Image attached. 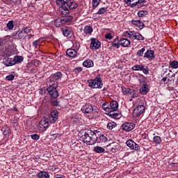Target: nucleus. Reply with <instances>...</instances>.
Wrapping results in <instances>:
<instances>
[{
  "label": "nucleus",
  "mask_w": 178,
  "mask_h": 178,
  "mask_svg": "<svg viewBox=\"0 0 178 178\" xmlns=\"http://www.w3.org/2000/svg\"><path fill=\"white\" fill-rule=\"evenodd\" d=\"M79 140L83 143H86L88 145H94L98 140V136L95 131L90 129L86 131L81 132L79 135Z\"/></svg>",
  "instance_id": "f257e3e1"
},
{
  "label": "nucleus",
  "mask_w": 178,
  "mask_h": 178,
  "mask_svg": "<svg viewBox=\"0 0 178 178\" xmlns=\"http://www.w3.org/2000/svg\"><path fill=\"white\" fill-rule=\"evenodd\" d=\"M58 83L47 82V91L51 98L56 99L59 97V92H58Z\"/></svg>",
  "instance_id": "f03ea898"
},
{
  "label": "nucleus",
  "mask_w": 178,
  "mask_h": 178,
  "mask_svg": "<svg viewBox=\"0 0 178 178\" xmlns=\"http://www.w3.org/2000/svg\"><path fill=\"white\" fill-rule=\"evenodd\" d=\"M88 87L90 88H102L104 83L101 75L98 74L94 79L88 80Z\"/></svg>",
  "instance_id": "7ed1b4c3"
},
{
  "label": "nucleus",
  "mask_w": 178,
  "mask_h": 178,
  "mask_svg": "<svg viewBox=\"0 0 178 178\" xmlns=\"http://www.w3.org/2000/svg\"><path fill=\"white\" fill-rule=\"evenodd\" d=\"M124 37L130 38V40H138V41H144L145 40L141 33L134 31H127L124 32Z\"/></svg>",
  "instance_id": "20e7f679"
},
{
  "label": "nucleus",
  "mask_w": 178,
  "mask_h": 178,
  "mask_svg": "<svg viewBox=\"0 0 178 178\" xmlns=\"http://www.w3.org/2000/svg\"><path fill=\"white\" fill-rule=\"evenodd\" d=\"M145 113V106L143 104H139L133 111V118H140L141 115H144Z\"/></svg>",
  "instance_id": "39448f33"
},
{
  "label": "nucleus",
  "mask_w": 178,
  "mask_h": 178,
  "mask_svg": "<svg viewBox=\"0 0 178 178\" xmlns=\"http://www.w3.org/2000/svg\"><path fill=\"white\" fill-rule=\"evenodd\" d=\"M63 76V74H62V72H57L53 74H51L49 79H47V83H54V84H57L58 85L59 83L58 82V81L59 80V79H62Z\"/></svg>",
  "instance_id": "423d86ee"
},
{
  "label": "nucleus",
  "mask_w": 178,
  "mask_h": 178,
  "mask_svg": "<svg viewBox=\"0 0 178 178\" xmlns=\"http://www.w3.org/2000/svg\"><path fill=\"white\" fill-rule=\"evenodd\" d=\"M49 127L48 118H43L39 122L38 129L40 131H45Z\"/></svg>",
  "instance_id": "0eeeda50"
},
{
  "label": "nucleus",
  "mask_w": 178,
  "mask_h": 178,
  "mask_svg": "<svg viewBox=\"0 0 178 178\" xmlns=\"http://www.w3.org/2000/svg\"><path fill=\"white\" fill-rule=\"evenodd\" d=\"M90 49H92V50L99 49V48H101V42H99L98 39L92 38L90 39Z\"/></svg>",
  "instance_id": "6e6552de"
},
{
  "label": "nucleus",
  "mask_w": 178,
  "mask_h": 178,
  "mask_svg": "<svg viewBox=\"0 0 178 178\" xmlns=\"http://www.w3.org/2000/svg\"><path fill=\"white\" fill-rule=\"evenodd\" d=\"M121 127L124 131H131V130H134L136 124L133 122H124L122 124Z\"/></svg>",
  "instance_id": "1a4fd4ad"
},
{
  "label": "nucleus",
  "mask_w": 178,
  "mask_h": 178,
  "mask_svg": "<svg viewBox=\"0 0 178 178\" xmlns=\"http://www.w3.org/2000/svg\"><path fill=\"white\" fill-rule=\"evenodd\" d=\"M126 144L127 147H129V148H130L131 149H134V151H138V144L136 143L134 140L129 139L127 140Z\"/></svg>",
  "instance_id": "9d476101"
},
{
  "label": "nucleus",
  "mask_w": 178,
  "mask_h": 178,
  "mask_svg": "<svg viewBox=\"0 0 178 178\" xmlns=\"http://www.w3.org/2000/svg\"><path fill=\"white\" fill-rule=\"evenodd\" d=\"M81 112L83 113H92V111H94V108H92V105L90 104H86L81 108Z\"/></svg>",
  "instance_id": "9b49d317"
},
{
  "label": "nucleus",
  "mask_w": 178,
  "mask_h": 178,
  "mask_svg": "<svg viewBox=\"0 0 178 178\" xmlns=\"http://www.w3.org/2000/svg\"><path fill=\"white\" fill-rule=\"evenodd\" d=\"M62 30L63 35L67 37V38H72V37H73V31H72V29L70 27L63 28Z\"/></svg>",
  "instance_id": "f8f14e48"
},
{
  "label": "nucleus",
  "mask_w": 178,
  "mask_h": 178,
  "mask_svg": "<svg viewBox=\"0 0 178 178\" xmlns=\"http://www.w3.org/2000/svg\"><path fill=\"white\" fill-rule=\"evenodd\" d=\"M59 116L58 113V111L56 110H53L51 112L50 116H49V121L50 123H55L56 120H58V117Z\"/></svg>",
  "instance_id": "ddd939ff"
},
{
  "label": "nucleus",
  "mask_w": 178,
  "mask_h": 178,
  "mask_svg": "<svg viewBox=\"0 0 178 178\" xmlns=\"http://www.w3.org/2000/svg\"><path fill=\"white\" fill-rule=\"evenodd\" d=\"M131 22L134 26L138 27L140 30H143V28L145 27V24H144V22L141 20L132 19Z\"/></svg>",
  "instance_id": "4468645a"
},
{
  "label": "nucleus",
  "mask_w": 178,
  "mask_h": 178,
  "mask_svg": "<svg viewBox=\"0 0 178 178\" xmlns=\"http://www.w3.org/2000/svg\"><path fill=\"white\" fill-rule=\"evenodd\" d=\"M139 91L142 95H147L149 92V88H148V84L143 83L140 88Z\"/></svg>",
  "instance_id": "2eb2a0df"
},
{
  "label": "nucleus",
  "mask_w": 178,
  "mask_h": 178,
  "mask_svg": "<svg viewBox=\"0 0 178 178\" xmlns=\"http://www.w3.org/2000/svg\"><path fill=\"white\" fill-rule=\"evenodd\" d=\"M110 111L112 112H118V109H119V103L116 102V100H112L110 102Z\"/></svg>",
  "instance_id": "dca6fc26"
},
{
  "label": "nucleus",
  "mask_w": 178,
  "mask_h": 178,
  "mask_svg": "<svg viewBox=\"0 0 178 178\" xmlns=\"http://www.w3.org/2000/svg\"><path fill=\"white\" fill-rule=\"evenodd\" d=\"M144 58L149 59V60H152L155 58V52L154 50H147L145 53Z\"/></svg>",
  "instance_id": "f3484780"
},
{
  "label": "nucleus",
  "mask_w": 178,
  "mask_h": 178,
  "mask_svg": "<svg viewBox=\"0 0 178 178\" xmlns=\"http://www.w3.org/2000/svg\"><path fill=\"white\" fill-rule=\"evenodd\" d=\"M120 44L121 47H123L124 48H127L130 47V44H131V42L127 38H122L120 40Z\"/></svg>",
  "instance_id": "a211bd4d"
},
{
  "label": "nucleus",
  "mask_w": 178,
  "mask_h": 178,
  "mask_svg": "<svg viewBox=\"0 0 178 178\" xmlns=\"http://www.w3.org/2000/svg\"><path fill=\"white\" fill-rule=\"evenodd\" d=\"M66 55L70 58H76L77 56V51L74 49H68L66 51Z\"/></svg>",
  "instance_id": "6ab92c4d"
},
{
  "label": "nucleus",
  "mask_w": 178,
  "mask_h": 178,
  "mask_svg": "<svg viewBox=\"0 0 178 178\" xmlns=\"http://www.w3.org/2000/svg\"><path fill=\"white\" fill-rule=\"evenodd\" d=\"M59 13H60V15L66 16V15H69V8L66 7V4L64 6H61L59 8Z\"/></svg>",
  "instance_id": "aec40b11"
},
{
  "label": "nucleus",
  "mask_w": 178,
  "mask_h": 178,
  "mask_svg": "<svg viewBox=\"0 0 178 178\" xmlns=\"http://www.w3.org/2000/svg\"><path fill=\"white\" fill-rule=\"evenodd\" d=\"M122 92L123 95H127V94H133L134 92V89H130L124 86H122Z\"/></svg>",
  "instance_id": "412c9836"
},
{
  "label": "nucleus",
  "mask_w": 178,
  "mask_h": 178,
  "mask_svg": "<svg viewBox=\"0 0 178 178\" xmlns=\"http://www.w3.org/2000/svg\"><path fill=\"white\" fill-rule=\"evenodd\" d=\"M3 63H4L5 66H6L7 67L9 66H14V65H15V60H14V58H8L7 60H6L3 62Z\"/></svg>",
  "instance_id": "4be33fe9"
},
{
  "label": "nucleus",
  "mask_w": 178,
  "mask_h": 178,
  "mask_svg": "<svg viewBox=\"0 0 178 178\" xmlns=\"http://www.w3.org/2000/svg\"><path fill=\"white\" fill-rule=\"evenodd\" d=\"M145 0H138L136 2H134V6L140 9V8H143V6H144V3H145Z\"/></svg>",
  "instance_id": "5701e85b"
},
{
  "label": "nucleus",
  "mask_w": 178,
  "mask_h": 178,
  "mask_svg": "<svg viewBox=\"0 0 178 178\" xmlns=\"http://www.w3.org/2000/svg\"><path fill=\"white\" fill-rule=\"evenodd\" d=\"M84 67H94V61L92 60L88 59L83 63Z\"/></svg>",
  "instance_id": "b1692460"
},
{
  "label": "nucleus",
  "mask_w": 178,
  "mask_h": 178,
  "mask_svg": "<svg viewBox=\"0 0 178 178\" xmlns=\"http://www.w3.org/2000/svg\"><path fill=\"white\" fill-rule=\"evenodd\" d=\"M63 24H65V23L63 21V18H62V17L57 18L54 21V26H56V27H60V26H63Z\"/></svg>",
  "instance_id": "393cba45"
},
{
  "label": "nucleus",
  "mask_w": 178,
  "mask_h": 178,
  "mask_svg": "<svg viewBox=\"0 0 178 178\" xmlns=\"http://www.w3.org/2000/svg\"><path fill=\"white\" fill-rule=\"evenodd\" d=\"M26 37L24 35V33H23V31H19L16 33V34L14 35V38L16 40H22V38H24Z\"/></svg>",
  "instance_id": "a878e982"
},
{
  "label": "nucleus",
  "mask_w": 178,
  "mask_h": 178,
  "mask_svg": "<svg viewBox=\"0 0 178 178\" xmlns=\"http://www.w3.org/2000/svg\"><path fill=\"white\" fill-rule=\"evenodd\" d=\"M67 3V8H69L70 10L77 9V7L79 6V5L74 1H70V3Z\"/></svg>",
  "instance_id": "bb28decb"
},
{
  "label": "nucleus",
  "mask_w": 178,
  "mask_h": 178,
  "mask_svg": "<svg viewBox=\"0 0 178 178\" xmlns=\"http://www.w3.org/2000/svg\"><path fill=\"white\" fill-rule=\"evenodd\" d=\"M92 31H94V29L90 26H86L83 29V32L85 34H92Z\"/></svg>",
  "instance_id": "cd10ccee"
},
{
  "label": "nucleus",
  "mask_w": 178,
  "mask_h": 178,
  "mask_svg": "<svg viewBox=\"0 0 178 178\" xmlns=\"http://www.w3.org/2000/svg\"><path fill=\"white\" fill-rule=\"evenodd\" d=\"M71 0H56V3L58 5V6H63L66 5V3H69Z\"/></svg>",
  "instance_id": "c85d7f7f"
},
{
  "label": "nucleus",
  "mask_w": 178,
  "mask_h": 178,
  "mask_svg": "<svg viewBox=\"0 0 178 178\" xmlns=\"http://www.w3.org/2000/svg\"><path fill=\"white\" fill-rule=\"evenodd\" d=\"M38 177L39 178H49V174L45 171H40L38 174Z\"/></svg>",
  "instance_id": "c756f323"
},
{
  "label": "nucleus",
  "mask_w": 178,
  "mask_h": 178,
  "mask_svg": "<svg viewBox=\"0 0 178 178\" xmlns=\"http://www.w3.org/2000/svg\"><path fill=\"white\" fill-rule=\"evenodd\" d=\"M110 116L111 118H113V119H120V118H122V114L113 111L110 113Z\"/></svg>",
  "instance_id": "7c9ffc66"
},
{
  "label": "nucleus",
  "mask_w": 178,
  "mask_h": 178,
  "mask_svg": "<svg viewBox=\"0 0 178 178\" xmlns=\"http://www.w3.org/2000/svg\"><path fill=\"white\" fill-rule=\"evenodd\" d=\"M14 62H15L16 64L22 63V60H24V58L22 56H15L14 58Z\"/></svg>",
  "instance_id": "2f4dec72"
},
{
  "label": "nucleus",
  "mask_w": 178,
  "mask_h": 178,
  "mask_svg": "<svg viewBox=\"0 0 178 178\" xmlns=\"http://www.w3.org/2000/svg\"><path fill=\"white\" fill-rule=\"evenodd\" d=\"M93 151L96 152V154H102V152H105V149L99 146H96L93 148Z\"/></svg>",
  "instance_id": "473e14b6"
},
{
  "label": "nucleus",
  "mask_w": 178,
  "mask_h": 178,
  "mask_svg": "<svg viewBox=\"0 0 178 178\" xmlns=\"http://www.w3.org/2000/svg\"><path fill=\"white\" fill-rule=\"evenodd\" d=\"M171 69H178V61L174 60L172 61H170V66Z\"/></svg>",
  "instance_id": "72a5a7b5"
},
{
  "label": "nucleus",
  "mask_w": 178,
  "mask_h": 178,
  "mask_svg": "<svg viewBox=\"0 0 178 178\" xmlns=\"http://www.w3.org/2000/svg\"><path fill=\"white\" fill-rule=\"evenodd\" d=\"M112 146L113 147L111 148L110 151L111 152H118V151H119V144L118 143H112Z\"/></svg>",
  "instance_id": "f704fd0d"
},
{
  "label": "nucleus",
  "mask_w": 178,
  "mask_h": 178,
  "mask_svg": "<svg viewBox=\"0 0 178 178\" xmlns=\"http://www.w3.org/2000/svg\"><path fill=\"white\" fill-rule=\"evenodd\" d=\"M118 126V124H116V122H108L107 124V129L108 130H113V129H115V127H116Z\"/></svg>",
  "instance_id": "c9c22d12"
},
{
  "label": "nucleus",
  "mask_w": 178,
  "mask_h": 178,
  "mask_svg": "<svg viewBox=\"0 0 178 178\" xmlns=\"http://www.w3.org/2000/svg\"><path fill=\"white\" fill-rule=\"evenodd\" d=\"M6 27L8 30H13L15 28V22L13 20L9 21L6 24Z\"/></svg>",
  "instance_id": "e433bc0d"
},
{
  "label": "nucleus",
  "mask_w": 178,
  "mask_h": 178,
  "mask_svg": "<svg viewBox=\"0 0 178 178\" xmlns=\"http://www.w3.org/2000/svg\"><path fill=\"white\" fill-rule=\"evenodd\" d=\"M134 1L135 0H124V2L127 6H129V8H135L134 3H133Z\"/></svg>",
  "instance_id": "4c0bfd02"
},
{
  "label": "nucleus",
  "mask_w": 178,
  "mask_h": 178,
  "mask_svg": "<svg viewBox=\"0 0 178 178\" xmlns=\"http://www.w3.org/2000/svg\"><path fill=\"white\" fill-rule=\"evenodd\" d=\"M138 80L140 83V84H145V81H147V78L144 76V75L140 74L138 76Z\"/></svg>",
  "instance_id": "58836bf2"
},
{
  "label": "nucleus",
  "mask_w": 178,
  "mask_h": 178,
  "mask_svg": "<svg viewBox=\"0 0 178 178\" xmlns=\"http://www.w3.org/2000/svg\"><path fill=\"white\" fill-rule=\"evenodd\" d=\"M63 21L64 22V24H66V23H69L73 20V16H65L63 17Z\"/></svg>",
  "instance_id": "ea45409f"
},
{
  "label": "nucleus",
  "mask_w": 178,
  "mask_h": 178,
  "mask_svg": "<svg viewBox=\"0 0 178 178\" xmlns=\"http://www.w3.org/2000/svg\"><path fill=\"white\" fill-rule=\"evenodd\" d=\"M72 47L74 48V49L79 51V49H80V43L76 40H73L72 41Z\"/></svg>",
  "instance_id": "a19ab883"
},
{
  "label": "nucleus",
  "mask_w": 178,
  "mask_h": 178,
  "mask_svg": "<svg viewBox=\"0 0 178 178\" xmlns=\"http://www.w3.org/2000/svg\"><path fill=\"white\" fill-rule=\"evenodd\" d=\"M153 143L156 145L161 144L162 143V138L160 136H156L153 138Z\"/></svg>",
  "instance_id": "79ce46f5"
},
{
  "label": "nucleus",
  "mask_w": 178,
  "mask_h": 178,
  "mask_svg": "<svg viewBox=\"0 0 178 178\" xmlns=\"http://www.w3.org/2000/svg\"><path fill=\"white\" fill-rule=\"evenodd\" d=\"M100 3H101V0H92V8L95 9L96 8H98Z\"/></svg>",
  "instance_id": "37998d69"
},
{
  "label": "nucleus",
  "mask_w": 178,
  "mask_h": 178,
  "mask_svg": "<svg viewBox=\"0 0 178 178\" xmlns=\"http://www.w3.org/2000/svg\"><path fill=\"white\" fill-rule=\"evenodd\" d=\"M106 12H108V8L103 7L99 9L97 15H104V13H106Z\"/></svg>",
  "instance_id": "c03bdc74"
},
{
  "label": "nucleus",
  "mask_w": 178,
  "mask_h": 178,
  "mask_svg": "<svg viewBox=\"0 0 178 178\" xmlns=\"http://www.w3.org/2000/svg\"><path fill=\"white\" fill-rule=\"evenodd\" d=\"M140 71L143 72V73H144V74H149V70L148 69V66L147 65H143L142 66V69L140 70Z\"/></svg>",
  "instance_id": "a18cd8bd"
},
{
  "label": "nucleus",
  "mask_w": 178,
  "mask_h": 178,
  "mask_svg": "<svg viewBox=\"0 0 178 178\" xmlns=\"http://www.w3.org/2000/svg\"><path fill=\"white\" fill-rule=\"evenodd\" d=\"M148 15V11L147 10H140L138 12V17H144V16H147Z\"/></svg>",
  "instance_id": "49530a36"
},
{
  "label": "nucleus",
  "mask_w": 178,
  "mask_h": 178,
  "mask_svg": "<svg viewBox=\"0 0 178 178\" xmlns=\"http://www.w3.org/2000/svg\"><path fill=\"white\" fill-rule=\"evenodd\" d=\"M1 131L3 132V136H9V133H10V130L8 127H3L1 129Z\"/></svg>",
  "instance_id": "de8ad7c7"
},
{
  "label": "nucleus",
  "mask_w": 178,
  "mask_h": 178,
  "mask_svg": "<svg viewBox=\"0 0 178 178\" xmlns=\"http://www.w3.org/2000/svg\"><path fill=\"white\" fill-rule=\"evenodd\" d=\"M143 66V65H136L132 67V70H134L135 72H140L141 71Z\"/></svg>",
  "instance_id": "09e8293b"
},
{
  "label": "nucleus",
  "mask_w": 178,
  "mask_h": 178,
  "mask_svg": "<svg viewBox=\"0 0 178 178\" xmlns=\"http://www.w3.org/2000/svg\"><path fill=\"white\" fill-rule=\"evenodd\" d=\"M99 143H106V141H108V138H106L104 134H101L99 136Z\"/></svg>",
  "instance_id": "8fccbe9b"
},
{
  "label": "nucleus",
  "mask_w": 178,
  "mask_h": 178,
  "mask_svg": "<svg viewBox=\"0 0 178 178\" xmlns=\"http://www.w3.org/2000/svg\"><path fill=\"white\" fill-rule=\"evenodd\" d=\"M144 52H145V48L143 47L139 49L136 54L137 56L141 57L144 56Z\"/></svg>",
  "instance_id": "3c124183"
},
{
  "label": "nucleus",
  "mask_w": 178,
  "mask_h": 178,
  "mask_svg": "<svg viewBox=\"0 0 178 178\" xmlns=\"http://www.w3.org/2000/svg\"><path fill=\"white\" fill-rule=\"evenodd\" d=\"M73 72L76 74H79V73H81V72H83V68L81 67H76L73 70Z\"/></svg>",
  "instance_id": "603ef678"
},
{
  "label": "nucleus",
  "mask_w": 178,
  "mask_h": 178,
  "mask_svg": "<svg viewBox=\"0 0 178 178\" xmlns=\"http://www.w3.org/2000/svg\"><path fill=\"white\" fill-rule=\"evenodd\" d=\"M12 55V51L9 49H6L3 51V56H10Z\"/></svg>",
  "instance_id": "864d4df0"
},
{
  "label": "nucleus",
  "mask_w": 178,
  "mask_h": 178,
  "mask_svg": "<svg viewBox=\"0 0 178 178\" xmlns=\"http://www.w3.org/2000/svg\"><path fill=\"white\" fill-rule=\"evenodd\" d=\"M108 106H109V102H104L102 104V108L104 109V111H105V112H107V111H109V108Z\"/></svg>",
  "instance_id": "5fc2aeb1"
},
{
  "label": "nucleus",
  "mask_w": 178,
  "mask_h": 178,
  "mask_svg": "<svg viewBox=\"0 0 178 178\" xmlns=\"http://www.w3.org/2000/svg\"><path fill=\"white\" fill-rule=\"evenodd\" d=\"M33 47H34L35 49H38V46L40 45V40H35L32 43Z\"/></svg>",
  "instance_id": "6e6d98bb"
},
{
  "label": "nucleus",
  "mask_w": 178,
  "mask_h": 178,
  "mask_svg": "<svg viewBox=\"0 0 178 178\" xmlns=\"http://www.w3.org/2000/svg\"><path fill=\"white\" fill-rule=\"evenodd\" d=\"M6 80H7V81H12L15 80V75H13V74L8 75L6 77Z\"/></svg>",
  "instance_id": "4d7b16f0"
},
{
  "label": "nucleus",
  "mask_w": 178,
  "mask_h": 178,
  "mask_svg": "<svg viewBox=\"0 0 178 178\" xmlns=\"http://www.w3.org/2000/svg\"><path fill=\"white\" fill-rule=\"evenodd\" d=\"M31 137L32 140H35V141L40 140V135H38L37 134L31 135Z\"/></svg>",
  "instance_id": "13d9d810"
},
{
  "label": "nucleus",
  "mask_w": 178,
  "mask_h": 178,
  "mask_svg": "<svg viewBox=\"0 0 178 178\" xmlns=\"http://www.w3.org/2000/svg\"><path fill=\"white\" fill-rule=\"evenodd\" d=\"M32 63H33V66H35L36 67H38V66H40V65H41V61H40L38 60H33L32 61Z\"/></svg>",
  "instance_id": "bf43d9fd"
},
{
  "label": "nucleus",
  "mask_w": 178,
  "mask_h": 178,
  "mask_svg": "<svg viewBox=\"0 0 178 178\" xmlns=\"http://www.w3.org/2000/svg\"><path fill=\"white\" fill-rule=\"evenodd\" d=\"M106 40H113V35H112V33H108L105 35Z\"/></svg>",
  "instance_id": "052dcab7"
},
{
  "label": "nucleus",
  "mask_w": 178,
  "mask_h": 178,
  "mask_svg": "<svg viewBox=\"0 0 178 178\" xmlns=\"http://www.w3.org/2000/svg\"><path fill=\"white\" fill-rule=\"evenodd\" d=\"M112 47H114L115 48H117V49L120 48V40L118 41V43H115V42H113Z\"/></svg>",
  "instance_id": "680f3d73"
},
{
  "label": "nucleus",
  "mask_w": 178,
  "mask_h": 178,
  "mask_svg": "<svg viewBox=\"0 0 178 178\" xmlns=\"http://www.w3.org/2000/svg\"><path fill=\"white\" fill-rule=\"evenodd\" d=\"M24 33H25V34H29V33H31V27H25L24 29Z\"/></svg>",
  "instance_id": "e2e57ef3"
},
{
  "label": "nucleus",
  "mask_w": 178,
  "mask_h": 178,
  "mask_svg": "<svg viewBox=\"0 0 178 178\" xmlns=\"http://www.w3.org/2000/svg\"><path fill=\"white\" fill-rule=\"evenodd\" d=\"M51 104L54 106H58L59 105V101L58 99L54 100L51 102Z\"/></svg>",
  "instance_id": "0e129e2a"
},
{
  "label": "nucleus",
  "mask_w": 178,
  "mask_h": 178,
  "mask_svg": "<svg viewBox=\"0 0 178 178\" xmlns=\"http://www.w3.org/2000/svg\"><path fill=\"white\" fill-rule=\"evenodd\" d=\"M129 95L131 96V98H137V97H138V95H137V93H136V91H134L132 93H129Z\"/></svg>",
  "instance_id": "69168bd1"
},
{
  "label": "nucleus",
  "mask_w": 178,
  "mask_h": 178,
  "mask_svg": "<svg viewBox=\"0 0 178 178\" xmlns=\"http://www.w3.org/2000/svg\"><path fill=\"white\" fill-rule=\"evenodd\" d=\"M46 92V90H45V88H42L39 91V93L41 95H44Z\"/></svg>",
  "instance_id": "338daca9"
},
{
  "label": "nucleus",
  "mask_w": 178,
  "mask_h": 178,
  "mask_svg": "<svg viewBox=\"0 0 178 178\" xmlns=\"http://www.w3.org/2000/svg\"><path fill=\"white\" fill-rule=\"evenodd\" d=\"M166 80H168V77H163V78L161 80L160 83H161V84H163V83H165V81H166Z\"/></svg>",
  "instance_id": "774afa93"
}]
</instances>
